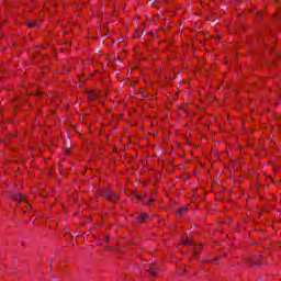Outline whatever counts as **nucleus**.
<instances>
[{"label":"nucleus","instance_id":"1","mask_svg":"<svg viewBox=\"0 0 281 281\" xmlns=\"http://www.w3.org/2000/svg\"><path fill=\"white\" fill-rule=\"evenodd\" d=\"M13 201H15L16 203H22V201H25V198L21 193H15L13 195Z\"/></svg>","mask_w":281,"mask_h":281},{"label":"nucleus","instance_id":"2","mask_svg":"<svg viewBox=\"0 0 281 281\" xmlns=\"http://www.w3.org/2000/svg\"><path fill=\"white\" fill-rule=\"evenodd\" d=\"M148 273L150 274V276H157V266H155V265H153V266H149V268H148Z\"/></svg>","mask_w":281,"mask_h":281},{"label":"nucleus","instance_id":"3","mask_svg":"<svg viewBox=\"0 0 281 281\" xmlns=\"http://www.w3.org/2000/svg\"><path fill=\"white\" fill-rule=\"evenodd\" d=\"M146 218H148V215H142L139 217V223H144V221H146Z\"/></svg>","mask_w":281,"mask_h":281},{"label":"nucleus","instance_id":"4","mask_svg":"<svg viewBox=\"0 0 281 281\" xmlns=\"http://www.w3.org/2000/svg\"><path fill=\"white\" fill-rule=\"evenodd\" d=\"M105 243H109V237L105 238Z\"/></svg>","mask_w":281,"mask_h":281},{"label":"nucleus","instance_id":"5","mask_svg":"<svg viewBox=\"0 0 281 281\" xmlns=\"http://www.w3.org/2000/svg\"><path fill=\"white\" fill-rule=\"evenodd\" d=\"M34 24H31L30 26L33 27Z\"/></svg>","mask_w":281,"mask_h":281}]
</instances>
